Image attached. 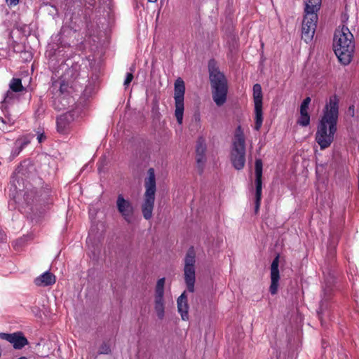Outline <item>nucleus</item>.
<instances>
[{"label": "nucleus", "mask_w": 359, "mask_h": 359, "mask_svg": "<svg viewBox=\"0 0 359 359\" xmlns=\"http://www.w3.org/2000/svg\"><path fill=\"white\" fill-rule=\"evenodd\" d=\"M177 311L183 320H189V304L186 291H184L177 298Z\"/></svg>", "instance_id": "17"}, {"label": "nucleus", "mask_w": 359, "mask_h": 359, "mask_svg": "<svg viewBox=\"0 0 359 359\" xmlns=\"http://www.w3.org/2000/svg\"><path fill=\"white\" fill-rule=\"evenodd\" d=\"M8 5L10 6H15L19 4L20 0H6Z\"/></svg>", "instance_id": "33"}, {"label": "nucleus", "mask_w": 359, "mask_h": 359, "mask_svg": "<svg viewBox=\"0 0 359 359\" xmlns=\"http://www.w3.org/2000/svg\"><path fill=\"white\" fill-rule=\"evenodd\" d=\"M196 253L193 247H191L184 257V278L187 290L194 292L196 282Z\"/></svg>", "instance_id": "6"}, {"label": "nucleus", "mask_w": 359, "mask_h": 359, "mask_svg": "<svg viewBox=\"0 0 359 359\" xmlns=\"http://www.w3.org/2000/svg\"><path fill=\"white\" fill-rule=\"evenodd\" d=\"M341 22H344L345 21L348 20V16L346 14H344L341 15Z\"/></svg>", "instance_id": "38"}, {"label": "nucleus", "mask_w": 359, "mask_h": 359, "mask_svg": "<svg viewBox=\"0 0 359 359\" xmlns=\"http://www.w3.org/2000/svg\"><path fill=\"white\" fill-rule=\"evenodd\" d=\"M116 208L118 212L128 224L133 222L134 208L130 201L125 199L121 194H119L117 197Z\"/></svg>", "instance_id": "10"}, {"label": "nucleus", "mask_w": 359, "mask_h": 359, "mask_svg": "<svg viewBox=\"0 0 359 359\" xmlns=\"http://www.w3.org/2000/svg\"><path fill=\"white\" fill-rule=\"evenodd\" d=\"M262 90L259 83L253 86V99L255 105H262Z\"/></svg>", "instance_id": "23"}, {"label": "nucleus", "mask_w": 359, "mask_h": 359, "mask_svg": "<svg viewBox=\"0 0 359 359\" xmlns=\"http://www.w3.org/2000/svg\"><path fill=\"white\" fill-rule=\"evenodd\" d=\"M18 359H27V358H25V357H21V358H18Z\"/></svg>", "instance_id": "41"}, {"label": "nucleus", "mask_w": 359, "mask_h": 359, "mask_svg": "<svg viewBox=\"0 0 359 359\" xmlns=\"http://www.w3.org/2000/svg\"><path fill=\"white\" fill-rule=\"evenodd\" d=\"M25 170H24V165H20V167L18 168L15 172V176L18 179H20L21 177V175H25Z\"/></svg>", "instance_id": "31"}, {"label": "nucleus", "mask_w": 359, "mask_h": 359, "mask_svg": "<svg viewBox=\"0 0 359 359\" xmlns=\"http://www.w3.org/2000/svg\"><path fill=\"white\" fill-rule=\"evenodd\" d=\"M98 12L102 13L104 18L109 21L115 20L114 6L111 0H98Z\"/></svg>", "instance_id": "14"}, {"label": "nucleus", "mask_w": 359, "mask_h": 359, "mask_svg": "<svg viewBox=\"0 0 359 359\" xmlns=\"http://www.w3.org/2000/svg\"><path fill=\"white\" fill-rule=\"evenodd\" d=\"M60 95L54 97L53 101L54 108L58 111L65 110L67 109L69 104V98L66 97V96L62 95L61 89L60 90Z\"/></svg>", "instance_id": "21"}, {"label": "nucleus", "mask_w": 359, "mask_h": 359, "mask_svg": "<svg viewBox=\"0 0 359 359\" xmlns=\"http://www.w3.org/2000/svg\"><path fill=\"white\" fill-rule=\"evenodd\" d=\"M348 111L351 112L352 116H354V106L353 105L349 107Z\"/></svg>", "instance_id": "37"}, {"label": "nucleus", "mask_w": 359, "mask_h": 359, "mask_svg": "<svg viewBox=\"0 0 359 359\" xmlns=\"http://www.w3.org/2000/svg\"><path fill=\"white\" fill-rule=\"evenodd\" d=\"M333 48L339 61L343 65L351 63L354 53L355 43L353 35L348 27L343 25L334 32Z\"/></svg>", "instance_id": "2"}, {"label": "nucleus", "mask_w": 359, "mask_h": 359, "mask_svg": "<svg viewBox=\"0 0 359 359\" xmlns=\"http://www.w3.org/2000/svg\"><path fill=\"white\" fill-rule=\"evenodd\" d=\"M9 88L15 93L22 91L24 90V87L22 85L21 79L18 78L12 79L9 83Z\"/></svg>", "instance_id": "24"}, {"label": "nucleus", "mask_w": 359, "mask_h": 359, "mask_svg": "<svg viewBox=\"0 0 359 359\" xmlns=\"http://www.w3.org/2000/svg\"><path fill=\"white\" fill-rule=\"evenodd\" d=\"M206 150V146L204 140L202 138H199L197 141L196 148V159L197 162L198 168L199 172L201 173L203 170V165L205 161V152Z\"/></svg>", "instance_id": "16"}, {"label": "nucleus", "mask_w": 359, "mask_h": 359, "mask_svg": "<svg viewBox=\"0 0 359 359\" xmlns=\"http://www.w3.org/2000/svg\"><path fill=\"white\" fill-rule=\"evenodd\" d=\"M185 93L184 82L182 79H177L175 83V116L179 124L182 123L184 115V96Z\"/></svg>", "instance_id": "7"}, {"label": "nucleus", "mask_w": 359, "mask_h": 359, "mask_svg": "<svg viewBox=\"0 0 359 359\" xmlns=\"http://www.w3.org/2000/svg\"><path fill=\"white\" fill-rule=\"evenodd\" d=\"M262 161L259 158L255 161V200H262Z\"/></svg>", "instance_id": "13"}, {"label": "nucleus", "mask_w": 359, "mask_h": 359, "mask_svg": "<svg viewBox=\"0 0 359 359\" xmlns=\"http://www.w3.org/2000/svg\"><path fill=\"white\" fill-rule=\"evenodd\" d=\"M0 121L3 124L2 126H0V129L3 131H9L10 130L8 128L6 125L8 124L9 126H12L15 123V121L13 118L7 116L5 118L0 117Z\"/></svg>", "instance_id": "25"}, {"label": "nucleus", "mask_w": 359, "mask_h": 359, "mask_svg": "<svg viewBox=\"0 0 359 359\" xmlns=\"http://www.w3.org/2000/svg\"><path fill=\"white\" fill-rule=\"evenodd\" d=\"M30 140L27 137H21L18 138L15 143L14 147L11 151L10 159L13 160L20 154L21 151L29 144Z\"/></svg>", "instance_id": "20"}, {"label": "nucleus", "mask_w": 359, "mask_h": 359, "mask_svg": "<svg viewBox=\"0 0 359 359\" xmlns=\"http://www.w3.org/2000/svg\"><path fill=\"white\" fill-rule=\"evenodd\" d=\"M304 15L302 22H318V12L320 11L322 0H304Z\"/></svg>", "instance_id": "9"}, {"label": "nucleus", "mask_w": 359, "mask_h": 359, "mask_svg": "<svg viewBox=\"0 0 359 359\" xmlns=\"http://www.w3.org/2000/svg\"><path fill=\"white\" fill-rule=\"evenodd\" d=\"M230 161L238 170H242L245 164V137L241 126L236 128L232 140Z\"/></svg>", "instance_id": "4"}, {"label": "nucleus", "mask_w": 359, "mask_h": 359, "mask_svg": "<svg viewBox=\"0 0 359 359\" xmlns=\"http://www.w3.org/2000/svg\"><path fill=\"white\" fill-rule=\"evenodd\" d=\"M74 121L73 114L70 112L60 115L57 119V130L60 133H67Z\"/></svg>", "instance_id": "15"}, {"label": "nucleus", "mask_w": 359, "mask_h": 359, "mask_svg": "<svg viewBox=\"0 0 359 359\" xmlns=\"http://www.w3.org/2000/svg\"><path fill=\"white\" fill-rule=\"evenodd\" d=\"M111 352V348L109 344L103 343L99 348L100 354H109Z\"/></svg>", "instance_id": "29"}, {"label": "nucleus", "mask_w": 359, "mask_h": 359, "mask_svg": "<svg viewBox=\"0 0 359 359\" xmlns=\"http://www.w3.org/2000/svg\"><path fill=\"white\" fill-rule=\"evenodd\" d=\"M255 129L259 130L263 122L262 105H255Z\"/></svg>", "instance_id": "22"}, {"label": "nucleus", "mask_w": 359, "mask_h": 359, "mask_svg": "<svg viewBox=\"0 0 359 359\" xmlns=\"http://www.w3.org/2000/svg\"><path fill=\"white\" fill-rule=\"evenodd\" d=\"M339 102L338 97L336 95H332L323 110L315 137L321 149L329 147L334 141L337 130Z\"/></svg>", "instance_id": "1"}, {"label": "nucleus", "mask_w": 359, "mask_h": 359, "mask_svg": "<svg viewBox=\"0 0 359 359\" xmlns=\"http://www.w3.org/2000/svg\"><path fill=\"white\" fill-rule=\"evenodd\" d=\"M23 196L24 199L27 204L30 203L33 201L32 197L34 196L32 191H31L30 193L25 192Z\"/></svg>", "instance_id": "30"}, {"label": "nucleus", "mask_w": 359, "mask_h": 359, "mask_svg": "<svg viewBox=\"0 0 359 359\" xmlns=\"http://www.w3.org/2000/svg\"><path fill=\"white\" fill-rule=\"evenodd\" d=\"M317 24H302V39L306 43L311 42L314 36Z\"/></svg>", "instance_id": "19"}, {"label": "nucleus", "mask_w": 359, "mask_h": 359, "mask_svg": "<svg viewBox=\"0 0 359 359\" xmlns=\"http://www.w3.org/2000/svg\"><path fill=\"white\" fill-rule=\"evenodd\" d=\"M14 93V91L8 90L5 95L4 102L10 103L12 100H13L15 98Z\"/></svg>", "instance_id": "28"}, {"label": "nucleus", "mask_w": 359, "mask_h": 359, "mask_svg": "<svg viewBox=\"0 0 359 359\" xmlns=\"http://www.w3.org/2000/svg\"><path fill=\"white\" fill-rule=\"evenodd\" d=\"M95 0H86V6L88 8H93L95 6Z\"/></svg>", "instance_id": "34"}, {"label": "nucleus", "mask_w": 359, "mask_h": 359, "mask_svg": "<svg viewBox=\"0 0 359 359\" xmlns=\"http://www.w3.org/2000/svg\"><path fill=\"white\" fill-rule=\"evenodd\" d=\"M208 69L212 99L217 106L221 107L226 101L228 93L227 80L224 74L215 67L214 60L209 62Z\"/></svg>", "instance_id": "3"}, {"label": "nucleus", "mask_w": 359, "mask_h": 359, "mask_svg": "<svg viewBox=\"0 0 359 359\" xmlns=\"http://www.w3.org/2000/svg\"><path fill=\"white\" fill-rule=\"evenodd\" d=\"M0 339L10 342L15 349H21L28 344V340L22 332L11 334L0 332Z\"/></svg>", "instance_id": "11"}, {"label": "nucleus", "mask_w": 359, "mask_h": 359, "mask_svg": "<svg viewBox=\"0 0 359 359\" xmlns=\"http://www.w3.org/2000/svg\"><path fill=\"white\" fill-rule=\"evenodd\" d=\"M148 1L151 3H155L157 1V0H148Z\"/></svg>", "instance_id": "40"}, {"label": "nucleus", "mask_w": 359, "mask_h": 359, "mask_svg": "<svg viewBox=\"0 0 359 359\" xmlns=\"http://www.w3.org/2000/svg\"><path fill=\"white\" fill-rule=\"evenodd\" d=\"M56 278L50 271H46L34 280V283L39 287L52 285L55 283Z\"/></svg>", "instance_id": "18"}, {"label": "nucleus", "mask_w": 359, "mask_h": 359, "mask_svg": "<svg viewBox=\"0 0 359 359\" xmlns=\"http://www.w3.org/2000/svg\"><path fill=\"white\" fill-rule=\"evenodd\" d=\"M147 174L148 177L144 180L145 192L144 194V200L141 209L144 218L149 220L152 217L156 184L154 169L150 168L148 170Z\"/></svg>", "instance_id": "5"}, {"label": "nucleus", "mask_w": 359, "mask_h": 359, "mask_svg": "<svg viewBox=\"0 0 359 359\" xmlns=\"http://www.w3.org/2000/svg\"><path fill=\"white\" fill-rule=\"evenodd\" d=\"M165 278L158 280L154 291V310L158 319L162 320L165 316L164 287Z\"/></svg>", "instance_id": "8"}, {"label": "nucleus", "mask_w": 359, "mask_h": 359, "mask_svg": "<svg viewBox=\"0 0 359 359\" xmlns=\"http://www.w3.org/2000/svg\"><path fill=\"white\" fill-rule=\"evenodd\" d=\"M280 255L273 259L271 265V285L269 287V292L271 294L274 295L278 292L279 285L280 273L278 269Z\"/></svg>", "instance_id": "12"}, {"label": "nucleus", "mask_w": 359, "mask_h": 359, "mask_svg": "<svg viewBox=\"0 0 359 359\" xmlns=\"http://www.w3.org/2000/svg\"><path fill=\"white\" fill-rule=\"evenodd\" d=\"M22 195V191L20 190V193H18V198H19L20 196H21Z\"/></svg>", "instance_id": "39"}, {"label": "nucleus", "mask_w": 359, "mask_h": 359, "mask_svg": "<svg viewBox=\"0 0 359 359\" xmlns=\"http://www.w3.org/2000/svg\"><path fill=\"white\" fill-rule=\"evenodd\" d=\"M297 123L302 126H309L310 123V116L309 114H300V117L297 121Z\"/></svg>", "instance_id": "26"}, {"label": "nucleus", "mask_w": 359, "mask_h": 359, "mask_svg": "<svg viewBox=\"0 0 359 359\" xmlns=\"http://www.w3.org/2000/svg\"><path fill=\"white\" fill-rule=\"evenodd\" d=\"M311 102V98L309 97H306L301 104L300 106V114H309L308 109L309 105Z\"/></svg>", "instance_id": "27"}, {"label": "nucleus", "mask_w": 359, "mask_h": 359, "mask_svg": "<svg viewBox=\"0 0 359 359\" xmlns=\"http://www.w3.org/2000/svg\"><path fill=\"white\" fill-rule=\"evenodd\" d=\"M45 138H46V136L43 135V134L39 135L38 137H37L39 142H41L43 140H45Z\"/></svg>", "instance_id": "36"}, {"label": "nucleus", "mask_w": 359, "mask_h": 359, "mask_svg": "<svg viewBox=\"0 0 359 359\" xmlns=\"http://www.w3.org/2000/svg\"><path fill=\"white\" fill-rule=\"evenodd\" d=\"M261 201H255V212L257 214L259 212V207H260Z\"/></svg>", "instance_id": "35"}, {"label": "nucleus", "mask_w": 359, "mask_h": 359, "mask_svg": "<svg viewBox=\"0 0 359 359\" xmlns=\"http://www.w3.org/2000/svg\"><path fill=\"white\" fill-rule=\"evenodd\" d=\"M133 79V74L128 73L126 75V78L124 81V86H128L130 84V83L132 81Z\"/></svg>", "instance_id": "32"}]
</instances>
